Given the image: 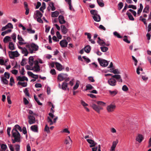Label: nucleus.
I'll use <instances>...</instances> for the list:
<instances>
[{"instance_id": "774afa93", "label": "nucleus", "mask_w": 151, "mask_h": 151, "mask_svg": "<svg viewBox=\"0 0 151 151\" xmlns=\"http://www.w3.org/2000/svg\"><path fill=\"white\" fill-rule=\"evenodd\" d=\"M4 77L6 78L9 79L10 77V74L6 72H5L4 73Z\"/></svg>"}, {"instance_id": "09e8293b", "label": "nucleus", "mask_w": 151, "mask_h": 151, "mask_svg": "<svg viewBox=\"0 0 151 151\" xmlns=\"http://www.w3.org/2000/svg\"><path fill=\"white\" fill-rule=\"evenodd\" d=\"M13 129H15L17 130L18 129L20 132L22 131V129L21 127L18 124L16 125Z\"/></svg>"}, {"instance_id": "2eb2a0df", "label": "nucleus", "mask_w": 151, "mask_h": 151, "mask_svg": "<svg viewBox=\"0 0 151 151\" xmlns=\"http://www.w3.org/2000/svg\"><path fill=\"white\" fill-rule=\"evenodd\" d=\"M17 39L19 41L18 43L19 45H22L26 44V42H24V40L21 36L18 35L17 36Z\"/></svg>"}, {"instance_id": "cd10ccee", "label": "nucleus", "mask_w": 151, "mask_h": 151, "mask_svg": "<svg viewBox=\"0 0 151 151\" xmlns=\"http://www.w3.org/2000/svg\"><path fill=\"white\" fill-rule=\"evenodd\" d=\"M109 92L111 95L112 96H114L117 94L118 93V91L116 90H115L113 91L109 90Z\"/></svg>"}, {"instance_id": "4be33fe9", "label": "nucleus", "mask_w": 151, "mask_h": 151, "mask_svg": "<svg viewBox=\"0 0 151 151\" xmlns=\"http://www.w3.org/2000/svg\"><path fill=\"white\" fill-rule=\"evenodd\" d=\"M98 40L97 41V42L101 46H104L106 45V43L104 40L100 39V37H98Z\"/></svg>"}, {"instance_id": "dca6fc26", "label": "nucleus", "mask_w": 151, "mask_h": 151, "mask_svg": "<svg viewBox=\"0 0 151 151\" xmlns=\"http://www.w3.org/2000/svg\"><path fill=\"white\" fill-rule=\"evenodd\" d=\"M42 14L39 10H37L35 12L34 17V18H35V17L36 18L42 17Z\"/></svg>"}, {"instance_id": "c85d7f7f", "label": "nucleus", "mask_w": 151, "mask_h": 151, "mask_svg": "<svg viewBox=\"0 0 151 151\" xmlns=\"http://www.w3.org/2000/svg\"><path fill=\"white\" fill-rule=\"evenodd\" d=\"M118 143V141H114L113 142L112 145L111 147V149L112 151L114 150L115 148L116 147V146Z\"/></svg>"}, {"instance_id": "bb28decb", "label": "nucleus", "mask_w": 151, "mask_h": 151, "mask_svg": "<svg viewBox=\"0 0 151 151\" xmlns=\"http://www.w3.org/2000/svg\"><path fill=\"white\" fill-rule=\"evenodd\" d=\"M55 65L58 70L59 71H61L62 70V66L60 63L56 62Z\"/></svg>"}, {"instance_id": "37998d69", "label": "nucleus", "mask_w": 151, "mask_h": 151, "mask_svg": "<svg viewBox=\"0 0 151 151\" xmlns=\"http://www.w3.org/2000/svg\"><path fill=\"white\" fill-rule=\"evenodd\" d=\"M149 6L148 5H146L143 10V12L148 13L149 12Z\"/></svg>"}, {"instance_id": "4d7b16f0", "label": "nucleus", "mask_w": 151, "mask_h": 151, "mask_svg": "<svg viewBox=\"0 0 151 151\" xmlns=\"http://www.w3.org/2000/svg\"><path fill=\"white\" fill-rule=\"evenodd\" d=\"M10 83H9V85L11 86H12L13 84L14 83V80L13 77H11L10 78Z\"/></svg>"}, {"instance_id": "2f4dec72", "label": "nucleus", "mask_w": 151, "mask_h": 151, "mask_svg": "<svg viewBox=\"0 0 151 151\" xmlns=\"http://www.w3.org/2000/svg\"><path fill=\"white\" fill-rule=\"evenodd\" d=\"M126 14L128 16L130 20L132 21L134 20V18L130 13L128 11H127Z\"/></svg>"}, {"instance_id": "5fc2aeb1", "label": "nucleus", "mask_w": 151, "mask_h": 151, "mask_svg": "<svg viewBox=\"0 0 151 151\" xmlns=\"http://www.w3.org/2000/svg\"><path fill=\"white\" fill-rule=\"evenodd\" d=\"M16 151H20V145L19 144L15 145L14 146Z\"/></svg>"}, {"instance_id": "c03bdc74", "label": "nucleus", "mask_w": 151, "mask_h": 151, "mask_svg": "<svg viewBox=\"0 0 151 151\" xmlns=\"http://www.w3.org/2000/svg\"><path fill=\"white\" fill-rule=\"evenodd\" d=\"M0 65H6V64L4 63V61L3 59V57H0Z\"/></svg>"}, {"instance_id": "7ed1b4c3", "label": "nucleus", "mask_w": 151, "mask_h": 151, "mask_svg": "<svg viewBox=\"0 0 151 151\" xmlns=\"http://www.w3.org/2000/svg\"><path fill=\"white\" fill-rule=\"evenodd\" d=\"M98 60L100 65L102 67H106L108 64L109 63L108 61L99 58Z\"/></svg>"}, {"instance_id": "aec40b11", "label": "nucleus", "mask_w": 151, "mask_h": 151, "mask_svg": "<svg viewBox=\"0 0 151 151\" xmlns=\"http://www.w3.org/2000/svg\"><path fill=\"white\" fill-rule=\"evenodd\" d=\"M58 19L59 23L60 24H64L65 22L64 17L63 15H60L58 17Z\"/></svg>"}, {"instance_id": "a211bd4d", "label": "nucleus", "mask_w": 151, "mask_h": 151, "mask_svg": "<svg viewBox=\"0 0 151 151\" xmlns=\"http://www.w3.org/2000/svg\"><path fill=\"white\" fill-rule=\"evenodd\" d=\"M144 139V137L143 135L141 134H139L136 138V140L139 143H141Z\"/></svg>"}, {"instance_id": "49530a36", "label": "nucleus", "mask_w": 151, "mask_h": 151, "mask_svg": "<svg viewBox=\"0 0 151 151\" xmlns=\"http://www.w3.org/2000/svg\"><path fill=\"white\" fill-rule=\"evenodd\" d=\"M47 121L49 123L50 125H52L53 124V122L52 121V119H50L49 116H48L47 117Z\"/></svg>"}, {"instance_id": "f704fd0d", "label": "nucleus", "mask_w": 151, "mask_h": 151, "mask_svg": "<svg viewBox=\"0 0 151 151\" xmlns=\"http://www.w3.org/2000/svg\"><path fill=\"white\" fill-rule=\"evenodd\" d=\"M97 2L99 6L101 7L104 6V4L103 0H97Z\"/></svg>"}, {"instance_id": "20e7f679", "label": "nucleus", "mask_w": 151, "mask_h": 151, "mask_svg": "<svg viewBox=\"0 0 151 151\" xmlns=\"http://www.w3.org/2000/svg\"><path fill=\"white\" fill-rule=\"evenodd\" d=\"M10 58L14 59L15 57H18L19 54L17 51H9V52Z\"/></svg>"}, {"instance_id": "3c124183", "label": "nucleus", "mask_w": 151, "mask_h": 151, "mask_svg": "<svg viewBox=\"0 0 151 151\" xmlns=\"http://www.w3.org/2000/svg\"><path fill=\"white\" fill-rule=\"evenodd\" d=\"M96 103L99 105L104 106L106 104L105 103L101 101H98L96 102Z\"/></svg>"}, {"instance_id": "72a5a7b5", "label": "nucleus", "mask_w": 151, "mask_h": 151, "mask_svg": "<svg viewBox=\"0 0 151 151\" xmlns=\"http://www.w3.org/2000/svg\"><path fill=\"white\" fill-rule=\"evenodd\" d=\"M9 48L11 50H13L15 49L14 45L12 42H9Z\"/></svg>"}, {"instance_id": "4468645a", "label": "nucleus", "mask_w": 151, "mask_h": 151, "mask_svg": "<svg viewBox=\"0 0 151 151\" xmlns=\"http://www.w3.org/2000/svg\"><path fill=\"white\" fill-rule=\"evenodd\" d=\"M60 44L62 47H65L67 46L68 42L65 40H63L60 42Z\"/></svg>"}, {"instance_id": "6e6d98bb", "label": "nucleus", "mask_w": 151, "mask_h": 151, "mask_svg": "<svg viewBox=\"0 0 151 151\" xmlns=\"http://www.w3.org/2000/svg\"><path fill=\"white\" fill-rule=\"evenodd\" d=\"M101 50L103 52H106L108 50V47H100Z\"/></svg>"}, {"instance_id": "a19ab883", "label": "nucleus", "mask_w": 151, "mask_h": 151, "mask_svg": "<svg viewBox=\"0 0 151 151\" xmlns=\"http://www.w3.org/2000/svg\"><path fill=\"white\" fill-rule=\"evenodd\" d=\"M1 81L5 84H7L8 83V81L4 77H2L1 78Z\"/></svg>"}, {"instance_id": "864d4df0", "label": "nucleus", "mask_w": 151, "mask_h": 151, "mask_svg": "<svg viewBox=\"0 0 151 151\" xmlns=\"http://www.w3.org/2000/svg\"><path fill=\"white\" fill-rule=\"evenodd\" d=\"M86 90H91L94 88L91 84H88L86 86Z\"/></svg>"}, {"instance_id": "c9c22d12", "label": "nucleus", "mask_w": 151, "mask_h": 151, "mask_svg": "<svg viewBox=\"0 0 151 151\" xmlns=\"http://www.w3.org/2000/svg\"><path fill=\"white\" fill-rule=\"evenodd\" d=\"M46 8V4L45 2H43L42 4V6L40 8V10L42 12V13L44 12L43 10L45 9Z\"/></svg>"}, {"instance_id": "e2e57ef3", "label": "nucleus", "mask_w": 151, "mask_h": 151, "mask_svg": "<svg viewBox=\"0 0 151 151\" xmlns=\"http://www.w3.org/2000/svg\"><path fill=\"white\" fill-rule=\"evenodd\" d=\"M114 74H119L120 72L119 71L118 69H112V70L111 71Z\"/></svg>"}, {"instance_id": "ea45409f", "label": "nucleus", "mask_w": 151, "mask_h": 151, "mask_svg": "<svg viewBox=\"0 0 151 151\" xmlns=\"http://www.w3.org/2000/svg\"><path fill=\"white\" fill-rule=\"evenodd\" d=\"M17 85H21L23 87H26L27 86V83L26 82H19L17 84Z\"/></svg>"}, {"instance_id": "58836bf2", "label": "nucleus", "mask_w": 151, "mask_h": 151, "mask_svg": "<svg viewBox=\"0 0 151 151\" xmlns=\"http://www.w3.org/2000/svg\"><path fill=\"white\" fill-rule=\"evenodd\" d=\"M11 39V37L9 36H6L5 37L3 40V42L4 43H6L8 42L9 41H10Z\"/></svg>"}, {"instance_id": "f03ea898", "label": "nucleus", "mask_w": 151, "mask_h": 151, "mask_svg": "<svg viewBox=\"0 0 151 151\" xmlns=\"http://www.w3.org/2000/svg\"><path fill=\"white\" fill-rule=\"evenodd\" d=\"M26 46L28 49L30 53H32L34 52V51H37L39 49L38 46L33 43L30 44H27Z\"/></svg>"}, {"instance_id": "b1692460", "label": "nucleus", "mask_w": 151, "mask_h": 151, "mask_svg": "<svg viewBox=\"0 0 151 151\" xmlns=\"http://www.w3.org/2000/svg\"><path fill=\"white\" fill-rule=\"evenodd\" d=\"M61 88L64 90H66L67 88L68 89V90H69V88H68L67 83L65 82H63Z\"/></svg>"}, {"instance_id": "bf43d9fd", "label": "nucleus", "mask_w": 151, "mask_h": 151, "mask_svg": "<svg viewBox=\"0 0 151 151\" xmlns=\"http://www.w3.org/2000/svg\"><path fill=\"white\" fill-rule=\"evenodd\" d=\"M81 103L82 105L84 107V108L88 105L85 102L82 100H81Z\"/></svg>"}, {"instance_id": "a18cd8bd", "label": "nucleus", "mask_w": 151, "mask_h": 151, "mask_svg": "<svg viewBox=\"0 0 151 151\" xmlns=\"http://www.w3.org/2000/svg\"><path fill=\"white\" fill-rule=\"evenodd\" d=\"M27 30L29 34H34L35 32V30H32L31 28L27 29Z\"/></svg>"}, {"instance_id": "412c9836", "label": "nucleus", "mask_w": 151, "mask_h": 151, "mask_svg": "<svg viewBox=\"0 0 151 151\" xmlns=\"http://www.w3.org/2000/svg\"><path fill=\"white\" fill-rule=\"evenodd\" d=\"M61 31L64 34H66L68 32V29L65 26L61 25Z\"/></svg>"}, {"instance_id": "052dcab7", "label": "nucleus", "mask_w": 151, "mask_h": 151, "mask_svg": "<svg viewBox=\"0 0 151 151\" xmlns=\"http://www.w3.org/2000/svg\"><path fill=\"white\" fill-rule=\"evenodd\" d=\"M27 59L25 58H23L21 63V65L22 66L26 64Z\"/></svg>"}, {"instance_id": "a878e982", "label": "nucleus", "mask_w": 151, "mask_h": 151, "mask_svg": "<svg viewBox=\"0 0 151 151\" xmlns=\"http://www.w3.org/2000/svg\"><path fill=\"white\" fill-rule=\"evenodd\" d=\"M93 18L94 20L97 22H99L101 20V17L98 14L97 15L93 16Z\"/></svg>"}, {"instance_id": "7c9ffc66", "label": "nucleus", "mask_w": 151, "mask_h": 151, "mask_svg": "<svg viewBox=\"0 0 151 151\" xmlns=\"http://www.w3.org/2000/svg\"><path fill=\"white\" fill-rule=\"evenodd\" d=\"M84 49L86 52L89 53L91 50V47L89 45H88L85 47Z\"/></svg>"}, {"instance_id": "5701e85b", "label": "nucleus", "mask_w": 151, "mask_h": 151, "mask_svg": "<svg viewBox=\"0 0 151 151\" xmlns=\"http://www.w3.org/2000/svg\"><path fill=\"white\" fill-rule=\"evenodd\" d=\"M30 129L33 132H38V127L37 125L32 126L30 127Z\"/></svg>"}, {"instance_id": "e433bc0d", "label": "nucleus", "mask_w": 151, "mask_h": 151, "mask_svg": "<svg viewBox=\"0 0 151 151\" xmlns=\"http://www.w3.org/2000/svg\"><path fill=\"white\" fill-rule=\"evenodd\" d=\"M91 14L93 16H94L98 15V11L92 9L90 11Z\"/></svg>"}, {"instance_id": "4c0bfd02", "label": "nucleus", "mask_w": 151, "mask_h": 151, "mask_svg": "<svg viewBox=\"0 0 151 151\" xmlns=\"http://www.w3.org/2000/svg\"><path fill=\"white\" fill-rule=\"evenodd\" d=\"M12 30L11 29H8L4 31L3 32L1 33V35L2 36H4L6 34L11 32Z\"/></svg>"}, {"instance_id": "ddd939ff", "label": "nucleus", "mask_w": 151, "mask_h": 151, "mask_svg": "<svg viewBox=\"0 0 151 151\" xmlns=\"http://www.w3.org/2000/svg\"><path fill=\"white\" fill-rule=\"evenodd\" d=\"M47 9L49 11L51 9L52 11H54L55 10V8L54 6V3L52 2L51 1L50 2Z\"/></svg>"}, {"instance_id": "680f3d73", "label": "nucleus", "mask_w": 151, "mask_h": 151, "mask_svg": "<svg viewBox=\"0 0 151 151\" xmlns=\"http://www.w3.org/2000/svg\"><path fill=\"white\" fill-rule=\"evenodd\" d=\"M82 58L85 60V61L88 63L91 62L90 60L85 56H83Z\"/></svg>"}, {"instance_id": "6ab92c4d", "label": "nucleus", "mask_w": 151, "mask_h": 151, "mask_svg": "<svg viewBox=\"0 0 151 151\" xmlns=\"http://www.w3.org/2000/svg\"><path fill=\"white\" fill-rule=\"evenodd\" d=\"M24 5L25 9L26 10L25 14L26 15H27L29 13V7H28V4L26 2H24Z\"/></svg>"}, {"instance_id": "69168bd1", "label": "nucleus", "mask_w": 151, "mask_h": 151, "mask_svg": "<svg viewBox=\"0 0 151 151\" xmlns=\"http://www.w3.org/2000/svg\"><path fill=\"white\" fill-rule=\"evenodd\" d=\"M118 9L119 10H121L122 8L123 4V3L122 2H120L119 3V4H118Z\"/></svg>"}, {"instance_id": "39448f33", "label": "nucleus", "mask_w": 151, "mask_h": 151, "mask_svg": "<svg viewBox=\"0 0 151 151\" xmlns=\"http://www.w3.org/2000/svg\"><path fill=\"white\" fill-rule=\"evenodd\" d=\"M38 64L39 62L37 60H36L34 61V66L32 68V69L33 70L34 69V71L36 72H39L40 70V67Z\"/></svg>"}, {"instance_id": "393cba45", "label": "nucleus", "mask_w": 151, "mask_h": 151, "mask_svg": "<svg viewBox=\"0 0 151 151\" xmlns=\"http://www.w3.org/2000/svg\"><path fill=\"white\" fill-rule=\"evenodd\" d=\"M34 58L33 56H30L29 58L28 63L31 66H32L34 64Z\"/></svg>"}, {"instance_id": "0eeeda50", "label": "nucleus", "mask_w": 151, "mask_h": 151, "mask_svg": "<svg viewBox=\"0 0 151 151\" xmlns=\"http://www.w3.org/2000/svg\"><path fill=\"white\" fill-rule=\"evenodd\" d=\"M115 108V105L111 104L107 106L106 109L108 112H111L114 111Z\"/></svg>"}, {"instance_id": "338daca9", "label": "nucleus", "mask_w": 151, "mask_h": 151, "mask_svg": "<svg viewBox=\"0 0 151 151\" xmlns=\"http://www.w3.org/2000/svg\"><path fill=\"white\" fill-rule=\"evenodd\" d=\"M44 131L46 132L47 133L50 132L49 127L47 124L45 126Z\"/></svg>"}, {"instance_id": "de8ad7c7", "label": "nucleus", "mask_w": 151, "mask_h": 151, "mask_svg": "<svg viewBox=\"0 0 151 151\" xmlns=\"http://www.w3.org/2000/svg\"><path fill=\"white\" fill-rule=\"evenodd\" d=\"M34 98L35 101L39 105H42V104L40 102L37 98L35 95H34Z\"/></svg>"}, {"instance_id": "473e14b6", "label": "nucleus", "mask_w": 151, "mask_h": 151, "mask_svg": "<svg viewBox=\"0 0 151 151\" xmlns=\"http://www.w3.org/2000/svg\"><path fill=\"white\" fill-rule=\"evenodd\" d=\"M70 142L71 143L72 142V140H71L70 136H68V137H67L65 139V143L66 145H67Z\"/></svg>"}, {"instance_id": "603ef678", "label": "nucleus", "mask_w": 151, "mask_h": 151, "mask_svg": "<svg viewBox=\"0 0 151 151\" xmlns=\"http://www.w3.org/2000/svg\"><path fill=\"white\" fill-rule=\"evenodd\" d=\"M115 78L119 82H122V79L121 78V77L120 75L117 74V76H116Z\"/></svg>"}, {"instance_id": "f3484780", "label": "nucleus", "mask_w": 151, "mask_h": 151, "mask_svg": "<svg viewBox=\"0 0 151 151\" xmlns=\"http://www.w3.org/2000/svg\"><path fill=\"white\" fill-rule=\"evenodd\" d=\"M17 80L19 81H28V79L27 77L25 76H23L22 77L19 76L17 77Z\"/></svg>"}, {"instance_id": "c756f323", "label": "nucleus", "mask_w": 151, "mask_h": 151, "mask_svg": "<svg viewBox=\"0 0 151 151\" xmlns=\"http://www.w3.org/2000/svg\"><path fill=\"white\" fill-rule=\"evenodd\" d=\"M59 14V12L57 11H55L52 12L51 17H57Z\"/></svg>"}, {"instance_id": "0e129e2a", "label": "nucleus", "mask_w": 151, "mask_h": 151, "mask_svg": "<svg viewBox=\"0 0 151 151\" xmlns=\"http://www.w3.org/2000/svg\"><path fill=\"white\" fill-rule=\"evenodd\" d=\"M8 146L11 151H14L13 145L11 144H8Z\"/></svg>"}, {"instance_id": "9b49d317", "label": "nucleus", "mask_w": 151, "mask_h": 151, "mask_svg": "<svg viewBox=\"0 0 151 151\" xmlns=\"http://www.w3.org/2000/svg\"><path fill=\"white\" fill-rule=\"evenodd\" d=\"M18 48L21 50L22 53L24 54V56H27L29 53L27 49L25 47H22L20 46H18Z\"/></svg>"}, {"instance_id": "8fccbe9b", "label": "nucleus", "mask_w": 151, "mask_h": 151, "mask_svg": "<svg viewBox=\"0 0 151 151\" xmlns=\"http://www.w3.org/2000/svg\"><path fill=\"white\" fill-rule=\"evenodd\" d=\"M113 34L114 36L118 38H120L122 37L117 32L115 31L114 32Z\"/></svg>"}, {"instance_id": "9d476101", "label": "nucleus", "mask_w": 151, "mask_h": 151, "mask_svg": "<svg viewBox=\"0 0 151 151\" xmlns=\"http://www.w3.org/2000/svg\"><path fill=\"white\" fill-rule=\"evenodd\" d=\"M108 84L112 86H115L116 84V80L113 78H111L108 81Z\"/></svg>"}, {"instance_id": "423d86ee", "label": "nucleus", "mask_w": 151, "mask_h": 151, "mask_svg": "<svg viewBox=\"0 0 151 151\" xmlns=\"http://www.w3.org/2000/svg\"><path fill=\"white\" fill-rule=\"evenodd\" d=\"M91 107L93 110L99 113H100L101 110L103 109V108L102 107L99 105H97L95 104H93L91 105Z\"/></svg>"}, {"instance_id": "f8f14e48", "label": "nucleus", "mask_w": 151, "mask_h": 151, "mask_svg": "<svg viewBox=\"0 0 151 151\" xmlns=\"http://www.w3.org/2000/svg\"><path fill=\"white\" fill-rule=\"evenodd\" d=\"M86 140L90 144V147H94L97 144V143L96 142H95V141L91 139H87Z\"/></svg>"}, {"instance_id": "1a4fd4ad", "label": "nucleus", "mask_w": 151, "mask_h": 151, "mask_svg": "<svg viewBox=\"0 0 151 151\" xmlns=\"http://www.w3.org/2000/svg\"><path fill=\"white\" fill-rule=\"evenodd\" d=\"M28 118L29 119L28 122L30 124H32L35 123L36 121L35 118L34 116L29 115L28 116Z\"/></svg>"}, {"instance_id": "f257e3e1", "label": "nucleus", "mask_w": 151, "mask_h": 151, "mask_svg": "<svg viewBox=\"0 0 151 151\" xmlns=\"http://www.w3.org/2000/svg\"><path fill=\"white\" fill-rule=\"evenodd\" d=\"M12 137L14 139H12V140L13 143L16 142H20V135L19 132L15 129H13L12 132Z\"/></svg>"}, {"instance_id": "13d9d810", "label": "nucleus", "mask_w": 151, "mask_h": 151, "mask_svg": "<svg viewBox=\"0 0 151 151\" xmlns=\"http://www.w3.org/2000/svg\"><path fill=\"white\" fill-rule=\"evenodd\" d=\"M122 89L124 91H127L129 90L128 87L126 85H124L123 86Z\"/></svg>"}, {"instance_id": "6e6552de", "label": "nucleus", "mask_w": 151, "mask_h": 151, "mask_svg": "<svg viewBox=\"0 0 151 151\" xmlns=\"http://www.w3.org/2000/svg\"><path fill=\"white\" fill-rule=\"evenodd\" d=\"M68 76L66 74L61 73L58 75V79L60 81H63Z\"/></svg>"}, {"instance_id": "79ce46f5", "label": "nucleus", "mask_w": 151, "mask_h": 151, "mask_svg": "<svg viewBox=\"0 0 151 151\" xmlns=\"http://www.w3.org/2000/svg\"><path fill=\"white\" fill-rule=\"evenodd\" d=\"M1 148L3 151H5L7 148V146L6 145L3 144H1Z\"/></svg>"}]
</instances>
